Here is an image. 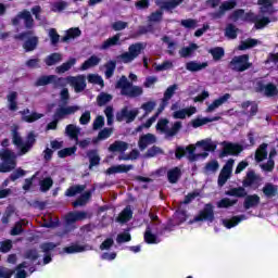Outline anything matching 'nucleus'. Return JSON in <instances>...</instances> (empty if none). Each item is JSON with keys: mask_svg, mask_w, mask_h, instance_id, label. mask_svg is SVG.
<instances>
[{"mask_svg": "<svg viewBox=\"0 0 278 278\" xmlns=\"http://www.w3.org/2000/svg\"><path fill=\"white\" fill-rule=\"evenodd\" d=\"M41 12H42V9L40 8V5H35L30 8V11L24 10L22 12H18V14H16V16L12 18V25L16 27L18 26L20 21H24V27L30 30L33 29V26H34L33 16H35V21H40ZM30 14H33V16Z\"/></svg>", "mask_w": 278, "mask_h": 278, "instance_id": "f257e3e1", "label": "nucleus"}, {"mask_svg": "<svg viewBox=\"0 0 278 278\" xmlns=\"http://www.w3.org/2000/svg\"><path fill=\"white\" fill-rule=\"evenodd\" d=\"M12 144L18 148V156L26 155L35 146V132L30 131L26 135V141L18 135L17 128L12 129Z\"/></svg>", "mask_w": 278, "mask_h": 278, "instance_id": "f03ea898", "label": "nucleus"}, {"mask_svg": "<svg viewBox=\"0 0 278 278\" xmlns=\"http://www.w3.org/2000/svg\"><path fill=\"white\" fill-rule=\"evenodd\" d=\"M226 195L240 199L244 198V202L242 203L244 210L254 208L258 206V203H261V199L257 194L248 195L247 190L242 187L230 188V190L226 191Z\"/></svg>", "mask_w": 278, "mask_h": 278, "instance_id": "7ed1b4c3", "label": "nucleus"}, {"mask_svg": "<svg viewBox=\"0 0 278 278\" xmlns=\"http://www.w3.org/2000/svg\"><path fill=\"white\" fill-rule=\"evenodd\" d=\"M186 154H188V161L190 163L198 161V159L200 157L204 159L210 155L207 152L195 154L194 146H186V148H184L182 146H176V149L174 150V156L176 157V160H181L186 157Z\"/></svg>", "mask_w": 278, "mask_h": 278, "instance_id": "20e7f679", "label": "nucleus"}, {"mask_svg": "<svg viewBox=\"0 0 278 278\" xmlns=\"http://www.w3.org/2000/svg\"><path fill=\"white\" fill-rule=\"evenodd\" d=\"M0 159L2 160V163H0V173L7 174L16 168V154L12 150L4 149L0 153Z\"/></svg>", "mask_w": 278, "mask_h": 278, "instance_id": "39448f33", "label": "nucleus"}, {"mask_svg": "<svg viewBox=\"0 0 278 278\" xmlns=\"http://www.w3.org/2000/svg\"><path fill=\"white\" fill-rule=\"evenodd\" d=\"M71 84V76L66 78H59L56 75H42L35 80V87H45L48 85H54V87H63Z\"/></svg>", "mask_w": 278, "mask_h": 278, "instance_id": "423d86ee", "label": "nucleus"}, {"mask_svg": "<svg viewBox=\"0 0 278 278\" xmlns=\"http://www.w3.org/2000/svg\"><path fill=\"white\" fill-rule=\"evenodd\" d=\"M33 30H26L14 36L15 40L24 41L23 48L26 53H30L38 48V36H33Z\"/></svg>", "mask_w": 278, "mask_h": 278, "instance_id": "0eeeda50", "label": "nucleus"}, {"mask_svg": "<svg viewBox=\"0 0 278 278\" xmlns=\"http://www.w3.org/2000/svg\"><path fill=\"white\" fill-rule=\"evenodd\" d=\"M228 68L236 73H244L252 68V62H249V54L232 56L230 62H228Z\"/></svg>", "mask_w": 278, "mask_h": 278, "instance_id": "6e6552de", "label": "nucleus"}, {"mask_svg": "<svg viewBox=\"0 0 278 278\" xmlns=\"http://www.w3.org/2000/svg\"><path fill=\"white\" fill-rule=\"evenodd\" d=\"M143 50V43L137 42L129 45L128 51L117 55V60L123 61L124 64L131 63L134 60L139 58Z\"/></svg>", "mask_w": 278, "mask_h": 278, "instance_id": "1a4fd4ad", "label": "nucleus"}, {"mask_svg": "<svg viewBox=\"0 0 278 278\" xmlns=\"http://www.w3.org/2000/svg\"><path fill=\"white\" fill-rule=\"evenodd\" d=\"M169 124V119L167 118H160L157 119V124L155 125V129L162 134L167 135V137H174L176 134H179L181 130V122H174L172 128H167Z\"/></svg>", "mask_w": 278, "mask_h": 278, "instance_id": "9d476101", "label": "nucleus"}, {"mask_svg": "<svg viewBox=\"0 0 278 278\" xmlns=\"http://www.w3.org/2000/svg\"><path fill=\"white\" fill-rule=\"evenodd\" d=\"M190 223H214V205L212 203L204 204L202 210H200Z\"/></svg>", "mask_w": 278, "mask_h": 278, "instance_id": "9b49d317", "label": "nucleus"}, {"mask_svg": "<svg viewBox=\"0 0 278 278\" xmlns=\"http://www.w3.org/2000/svg\"><path fill=\"white\" fill-rule=\"evenodd\" d=\"M222 147H224V149L222 150V153H218V157L222 159L227 156H238L242 152V146L238 143L223 141Z\"/></svg>", "mask_w": 278, "mask_h": 278, "instance_id": "f8f14e48", "label": "nucleus"}, {"mask_svg": "<svg viewBox=\"0 0 278 278\" xmlns=\"http://www.w3.org/2000/svg\"><path fill=\"white\" fill-rule=\"evenodd\" d=\"M232 164H236V161H233L232 159L226 161V164L222 168V172L218 173V178L216 181L218 188L224 187L228 179H230V174H232Z\"/></svg>", "mask_w": 278, "mask_h": 278, "instance_id": "ddd939ff", "label": "nucleus"}, {"mask_svg": "<svg viewBox=\"0 0 278 278\" xmlns=\"http://www.w3.org/2000/svg\"><path fill=\"white\" fill-rule=\"evenodd\" d=\"M261 17H266V16L254 14V12H244V9H238L232 11L228 15V21L236 23L238 21H245L247 18L256 20Z\"/></svg>", "mask_w": 278, "mask_h": 278, "instance_id": "4468645a", "label": "nucleus"}, {"mask_svg": "<svg viewBox=\"0 0 278 278\" xmlns=\"http://www.w3.org/2000/svg\"><path fill=\"white\" fill-rule=\"evenodd\" d=\"M254 90L256 93H264L266 98L277 97L278 94V89L273 83L265 85L264 81L258 80L256 81V87H254Z\"/></svg>", "mask_w": 278, "mask_h": 278, "instance_id": "2eb2a0df", "label": "nucleus"}, {"mask_svg": "<svg viewBox=\"0 0 278 278\" xmlns=\"http://www.w3.org/2000/svg\"><path fill=\"white\" fill-rule=\"evenodd\" d=\"M80 135V128L76 127L75 125H71V140L75 141V144L80 147V149L85 150L89 147L90 143H94L89 138L87 139H78L77 136Z\"/></svg>", "mask_w": 278, "mask_h": 278, "instance_id": "dca6fc26", "label": "nucleus"}, {"mask_svg": "<svg viewBox=\"0 0 278 278\" xmlns=\"http://www.w3.org/2000/svg\"><path fill=\"white\" fill-rule=\"evenodd\" d=\"M241 22L254 24V29L261 30V29L266 28L268 26V24H270L273 22V20H270V17H268V16H261V17H256V18L247 17L245 20H243Z\"/></svg>", "mask_w": 278, "mask_h": 278, "instance_id": "f3484780", "label": "nucleus"}, {"mask_svg": "<svg viewBox=\"0 0 278 278\" xmlns=\"http://www.w3.org/2000/svg\"><path fill=\"white\" fill-rule=\"evenodd\" d=\"M240 108L242 109V114L250 118H253L258 113V104L254 101H244Z\"/></svg>", "mask_w": 278, "mask_h": 278, "instance_id": "a211bd4d", "label": "nucleus"}, {"mask_svg": "<svg viewBox=\"0 0 278 278\" xmlns=\"http://www.w3.org/2000/svg\"><path fill=\"white\" fill-rule=\"evenodd\" d=\"M56 247L58 244L54 242H45L40 244V250H42V253H45V256L42 257V265L52 263V254H50L49 252L54 251Z\"/></svg>", "mask_w": 278, "mask_h": 278, "instance_id": "6ab92c4d", "label": "nucleus"}, {"mask_svg": "<svg viewBox=\"0 0 278 278\" xmlns=\"http://www.w3.org/2000/svg\"><path fill=\"white\" fill-rule=\"evenodd\" d=\"M138 114L139 113L137 111H129L127 110V108H125L122 111H119L117 115H115V119L117 122H123V119H126V123L130 124L131 122H134V119L137 118Z\"/></svg>", "mask_w": 278, "mask_h": 278, "instance_id": "aec40b11", "label": "nucleus"}, {"mask_svg": "<svg viewBox=\"0 0 278 278\" xmlns=\"http://www.w3.org/2000/svg\"><path fill=\"white\" fill-rule=\"evenodd\" d=\"M71 87H73L75 93L85 91V88L87 87L85 76L71 77Z\"/></svg>", "mask_w": 278, "mask_h": 278, "instance_id": "412c9836", "label": "nucleus"}, {"mask_svg": "<svg viewBox=\"0 0 278 278\" xmlns=\"http://www.w3.org/2000/svg\"><path fill=\"white\" fill-rule=\"evenodd\" d=\"M143 93V89L139 86L129 87V88H119V94L129 97V98H139Z\"/></svg>", "mask_w": 278, "mask_h": 278, "instance_id": "4be33fe9", "label": "nucleus"}, {"mask_svg": "<svg viewBox=\"0 0 278 278\" xmlns=\"http://www.w3.org/2000/svg\"><path fill=\"white\" fill-rule=\"evenodd\" d=\"M218 119H220V117H218V116L195 118V119L190 121V127H193V129H198V128H200L204 125H207L210 123H215Z\"/></svg>", "mask_w": 278, "mask_h": 278, "instance_id": "5701e85b", "label": "nucleus"}, {"mask_svg": "<svg viewBox=\"0 0 278 278\" xmlns=\"http://www.w3.org/2000/svg\"><path fill=\"white\" fill-rule=\"evenodd\" d=\"M257 180H258V176H256L254 170L247 172L244 179H242V187H238V188H242V189L250 188L256 185Z\"/></svg>", "mask_w": 278, "mask_h": 278, "instance_id": "b1692460", "label": "nucleus"}, {"mask_svg": "<svg viewBox=\"0 0 278 278\" xmlns=\"http://www.w3.org/2000/svg\"><path fill=\"white\" fill-rule=\"evenodd\" d=\"M195 112H197L195 106H190L188 109H181L179 111L174 112L172 117L174 119H186L187 116L190 117L193 114H195Z\"/></svg>", "mask_w": 278, "mask_h": 278, "instance_id": "393cba45", "label": "nucleus"}, {"mask_svg": "<svg viewBox=\"0 0 278 278\" xmlns=\"http://www.w3.org/2000/svg\"><path fill=\"white\" fill-rule=\"evenodd\" d=\"M89 219V213L85 211L71 212V228L75 223H80Z\"/></svg>", "mask_w": 278, "mask_h": 278, "instance_id": "a878e982", "label": "nucleus"}, {"mask_svg": "<svg viewBox=\"0 0 278 278\" xmlns=\"http://www.w3.org/2000/svg\"><path fill=\"white\" fill-rule=\"evenodd\" d=\"M184 3V0H165L160 2V10L170 12L176 8H179Z\"/></svg>", "mask_w": 278, "mask_h": 278, "instance_id": "bb28decb", "label": "nucleus"}, {"mask_svg": "<svg viewBox=\"0 0 278 278\" xmlns=\"http://www.w3.org/2000/svg\"><path fill=\"white\" fill-rule=\"evenodd\" d=\"M207 66H208L207 62L199 63L197 61H190V62L186 63V71H188L190 73H198L204 68H207Z\"/></svg>", "mask_w": 278, "mask_h": 278, "instance_id": "cd10ccee", "label": "nucleus"}, {"mask_svg": "<svg viewBox=\"0 0 278 278\" xmlns=\"http://www.w3.org/2000/svg\"><path fill=\"white\" fill-rule=\"evenodd\" d=\"M87 159L89 160V169L98 166L101 162V157L99 156V151L97 149L87 151Z\"/></svg>", "mask_w": 278, "mask_h": 278, "instance_id": "c85d7f7f", "label": "nucleus"}, {"mask_svg": "<svg viewBox=\"0 0 278 278\" xmlns=\"http://www.w3.org/2000/svg\"><path fill=\"white\" fill-rule=\"evenodd\" d=\"M267 149H268L267 143H261V146H258L254 154V160L256 161V163L264 162V160L267 159L268 156V152L266 151Z\"/></svg>", "mask_w": 278, "mask_h": 278, "instance_id": "c756f323", "label": "nucleus"}, {"mask_svg": "<svg viewBox=\"0 0 278 278\" xmlns=\"http://www.w3.org/2000/svg\"><path fill=\"white\" fill-rule=\"evenodd\" d=\"M89 199H91V191H87V192L80 194V197H78V199H75V201H73L71 203V205L74 208L83 207V206L87 205V203L89 202Z\"/></svg>", "mask_w": 278, "mask_h": 278, "instance_id": "7c9ffc66", "label": "nucleus"}, {"mask_svg": "<svg viewBox=\"0 0 278 278\" xmlns=\"http://www.w3.org/2000/svg\"><path fill=\"white\" fill-rule=\"evenodd\" d=\"M155 143V136L146 134L139 138V150L144 151L148 146Z\"/></svg>", "mask_w": 278, "mask_h": 278, "instance_id": "2f4dec72", "label": "nucleus"}, {"mask_svg": "<svg viewBox=\"0 0 278 278\" xmlns=\"http://www.w3.org/2000/svg\"><path fill=\"white\" fill-rule=\"evenodd\" d=\"M230 99V93H224V96L218 97V99L214 100L210 106H207V113L214 112V110L218 109V106L224 105Z\"/></svg>", "mask_w": 278, "mask_h": 278, "instance_id": "473e14b6", "label": "nucleus"}, {"mask_svg": "<svg viewBox=\"0 0 278 278\" xmlns=\"http://www.w3.org/2000/svg\"><path fill=\"white\" fill-rule=\"evenodd\" d=\"M129 170H131V165L122 164L109 167V169H106V175L126 174Z\"/></svg>", "mask_w": 278, "mask_h": 278, "instance_id": "72a5a7b5", "label": "nucleus"}, {"mask_svg": "<svg viewBox=\"0 0 278 278\" xmlns=\"http://www.w3.org/2000/svg\"><path fill=\"white\" fill-rule=\"evenodd\" d=\"M128 144L125 141H114L109 146V152H118V153H125L127 151Z\"/></svg>", "mask_w": 278, "mask_h": 278, "instance_id": "f704fd0d", "label": "nucleus"}, {"mask_svg": "<svg viewBox=\"0 0 278 278\" xmlns=\"http://www.w3.org/2000/svg\"><path fill=\"white\" fill-rule=\"evenodd\" d=\"M198 48L199 47L197 43L190 42V45L179 50V55L181 56V59H188L192 55L193 52L198 50Z\"/></svg>", "mask_w": 278, "mask_h": 278, "instance_id": "c9c22d12", "label": "nucleus"}, {"mask_svg": "<svg viewBox=\"0 0 278 278\" xmlns=\"http://www.w3.org/2000/svg\"><path fill=\"white\" fill-rule=\"evenodd\" d=\"M261 192L264 193V197H266V199H273L277 197V186L268 182L264 186L263 189H261Z\"/></svg>", "mask_w": 278, "mask_h": 278, "instance_id": "e433bc0d", "label": "nucleus"}, {"mask_svg": "<svg viewBox=\"0 0 278 278\" xmlns=\"http://www.w3.org/2000/svg\"><path fill=\"white\" fill-rule=\"evenodd\" d=\"M17 97L18 93H16V91H12L9 94H7V103H10L9 106H7V109H9L10 112H16V110L18 109L16 104Z\"/></svg>", "mask_w": 278, "mask_h": 278, "instance_id": "4c0bfd02", "label": "nucleus"}, {"mask_svg": "<svg viewBox=\"0 0 278 278\" xmlns=\"http://www.w3.org/2000/svg\"><path fill=\"white\" fill-rule=\"evenodd\" d=\"M243 219L244 215L232 216L230 219H224V227H226V229H231L237 227Z\"/></svg>", "mask_w": 278, "mask_h": 278, "instance_id": "58836bf2", "label": "nucleus"}, {"mask_svg": "<svg viewBox=\"0 0 278 278\" xmlns=\"http://www.w3.org/2000/svg\"><path fill=\"white\" fill-rule=\"evenodd\" d=\"M143 242H146V244H157V236L151 232V227H146V231L143 232Z\"/></svg>", "mask_w": 278, "mask_h": 278, "instance_id": "ea45409f", "label": "nucleus"}, {"mask_svg": "<svg viewBox=\"0 0 278 278\" xmlns=\"http://www.w3.org/2000/svg\"><path fill=\"white\" fill-rule=\"evenodd\" d=\"M180 177L181 169H179V167H174V169H169V172H167V180L169 181V184L178 182Z\"/></svg>", "mask_w": 278, "mask_h": 278, "instance_id": "a19ab883", "label": "nucleus"}, {"mask_svg": "<svg viewBox=\"0 0 278 278\" xmlns=\"http://www.w3.org/2000/svg\"><path fill=\"white\" fill-rule=\"evenodd\" d=\"M100 62H101V59H99L97 55H91V56H89V59H87V61H85V63H83L80 68L83 71H87L90 67L98 66Z\"/></svg>", "mask_w": 278, "mask_h": 278, "instance_id": "79ce46f5", "label": "nucleus"}, {"mask_svg": "<svg viewBox=\"0 0 278 278\" xmlns=\"http://www.w3.org/2000/svg\"><path fill=\"white\" fill-rule=\"evenodd\" d=\"M131 208H129V206L125 207V210H123V212H119V214L117 215V223H128L131 219Z\"/></svg>", "mask_w": 278, "mask_h": 278, "instance_id": "37998d69", "label": "nucleus"}, {"mask_svg": "<svg viewBox=\"0 0 278 278\" xmlns=\"http://www.w3.org/2000/svg\"><path fill=\"white\" fill-rule=\"evenodd\" d=\"M258 45V41L254 38H248L244 41H240V46H238V50L245 51L248 49H252Z\"/></svg>", "mask_w": 278, "mask_h": 278, "instance_id": "c03bdc74", "label": "nucleus"}, {"mask_svg": "<svg viewBox=\"0 0 278 278\" xmlns=\"http://www.w3.org/2000/svg\"><path fill=\"white\" fill-rule=\"evenodd\" d=\"M119 46V34L113 35V37L106 39L101 45V49H110L111 47Z\"/></svg>", "mask_w": 278, "mask_h": 278, "instance_id": "a18cd8bd", "label": "nucleus"}, {"mask_svg": "<svg viewBox=\"0 0 278 278\" xmlns=\"http://www.w3.org/2000/svg\"><path fill=\"white\" fill-rule=\"evenodd\" d=\"M236 204H238V200H230L228 198H224L222 200H218V202H216V208H230L232 206H235Z\"/></svg>", "mask_w": 278, "mask_h": 278, "instance_id": "49530a36", "label": "nucleus"}, {"mask_svg": "<svg viewBox=\"0 0 278 278\" xmlns=\"http://www.w3.org/2000/svg\"><path fill=\"white\" fill-rule=\"evenodd\" d=\"M111 134H113L112 128H103L101 129V131H99V135H97V138L91 139V142H94V144H97L101 140L111 138Z\"/></svg>", "mask_w": 278, "mask_h": 278, "instance_id": "de8ad7c7", "label": "nucleus"}, {"mask_svg": "<svg viewBox=\"0 0 278 278\" xmlns=\"http://www.w3.org/2000/svg\"><path fill=\"white\" fill-rule=\"evenodd\" d=\"M113 100V96L110 93L101 92L99 96H97V105L98 106H104L105 104H109Z\"/></svg>", "mask_w": 278, "mask_h": 278, "instance_id": "09e8293b", "label": "nucleus"}, {"mask_svg": "<svg viewBox=\"0 0 278 278\" xmlns=\"http://www.w3.org/2000/svg\"><path fill=\"white\" fill-rule=\"evenodd\" d=\"M198 147L202 148L204 152H214L216 151V143L211 142L210 140L198 141Z\"/></svg>", "mask_w": 278, "mask_h": 278, "instance_id": "8fccbe9b", "label": "nucleus"}, {"mask_svg": "<svg viewBox=\"0 0 278 278\" xmlns=\"http://www.w3.org/2000/svg\"><path fill=\"white\" fill-rule=\"evenodd\" d=\"M210 54L212 55V60H214V62H217L220 59H224L225 51H224V48L216 47V48L210 49Z\"/></svg>", "mask_w": 278, "mask_h": 278, "instance_id": "3c124183", "label": "nucleus"}, {"mask_svg": "<svg viewBox=\"0 0 278 278\" xmlns=\"http://www.w3.org/2000/svg\"><path fill=\"white\" fill-rule=\"evenodd\" d=\"M59 62H61V54L59 53H52L50 55H47V58H45V65L47 66H54Z\"/></svg>", "mask_w": 278, "mask_h": 278, "instance_id": "603ef678", "label": "nucleus"}, {"mask_svg": "<svg viewBox=\"0 0 278 278\" xmlns=\"http://www.w3.org/2000/svg\"><path fill=\"white\" fill-rule=\"evenodd\" d=\"M67 115H71V106H61L56 109V112H54V121H60L61 118L66 117Z\"/></svg>", "mask_w": 278, "mask_h": 278, "instance_id": "864d4df0", "label": "nucleus"}, {"mask_svg": "<svg viewBox=\"0 0 278 278\" xmlns=\"http://www.w3.org/2000/svg\"><path fill=\"white\" fill-rule=\"evenodd\" d=\"M134 87H136V86L131 85V83L129 80H127L126 76L119 77V80H117V83H115L116 89H129V88H134Z\"/></svg>", "mask_w": 278, "mask_h": 278, "instance_id": "5fc2aeb1", "label": "nucleus"}, {"mask_svg": "<svg viewBox=\"0 0 278 278\" xmlns=\"http://www.w3.org/2000/svg\"><path fill=\"white\" fill-rule=\"evenodd\" d=\"M225 35L228 39L236 40L238 38V28H236V25L228 24V26H226Z\"/></svg>", "mask_w": 278, "mask_h": 278, "instance_id": "6e6d98bb", "label": "nucleus"}, {"mask_svg": "<svg viewBox=\"0 0 278 278\" xmlns=\"http://www.w3.org/2000/svg\"><path fill=\"white\" fill-rule=\"evenodd\" d=\"M24 258H26L30 262L38 261V258H40V254L38 253V249H28V250H26V252L24 253Z\"/></svg>", "mask_w": 278, "mask_h": 278, "instance_id": "4d7b16f0", "label": "nucleus"}, {"mask_svg": "<svg viewBox=\"0 0 278 278\" xmlns=\"http://www.w3.org/2000/svg\"><path fill=\"white\" fill-rule=\"evenodd\" d=\"M54 185V181L52 180V178L47 177L42 180H40V191L42 193L49 191V189H52V186Z\"/></svg>", "mask_w": 278, "mask_h": 278, "instance_id": "13d9d810", "label": "nucleus"}, {"mask_svg": "<svg viewBox=\"0 0 278 278\" xmlns=\"http://www.w3.org/2000/svg\"><path fill=\"white\" fill-rule=\"evenodd\" d=\"M87 83L91 84V85H98L103 87V79L101 78V76L97 75V74H89L87 76Z\"/></svg>", "mask_w": 278, "mask_h": 278, "instance_id": "bf43d9fd", "label": "nucleus"}, {"mask_svg": "<svg viewBox=\"0 0 278 278\" xmlns=\"http://www.w3.org/2000/svg\"><path fill=\"white\" fill-rule=\"evenodd\" d=\"M115 61H109L104 67H106V72H104V75H106V79H111L113 77V73H115Z\"/></svg>", "mask_w": 278, "mask_h": 278, "instance_id": "052dcab7", "label": "nucleus"}, {"mask_svg": "<svg viewBox=\"0 0 278 278\" xmlns=\"http://www.w3.org/2000/svg\"><path fill=\"white\" fill-rule=\"evenodd\" d=\"M42 116H43V115L40 114V113H35V112H33V113H30L29 115H23V121L26 122V123H28V124H33V123H35L36 121L42 118Z\"/></svg>", "mask_w": 278, "mask_h": 278, "instance_id": "680f3d73", "label": "nucleus"}, {"mask_svg": "<svg viewBox=\"0 0 278 278\" xmlns=\"http://www.w3.org/2000/svg\"><path fill=\"white\" fill-rule=\"evenodd\" d=\"M237 5H238V2H236V0H228L222 3L220 7H218V11H230L232 9H236Z\"/></svg>", "mask_w": 278, "mask_h": 278, "instance_id": "e2e57ef3", "label": "nucleus"}, {"mask_svg": "<svg viewBox=\"0 0 278 278\" xmlns=\"http://www.w3.org/2000/svg\"><path fill=\"white\" fill-rule=\"evenodd\" d=\"M218 170V162L210 161L206 165H204V174L216 173Z\"/></svg>", "mask_w": 278, "mask_h": 278, "instance_id": "0e129e2a", "label": "nucleus"}, {"mask_svg": "<svg viewBox=\"0 0 278 278\" xmlns=\"http://www.w3.org/2000/svg\"><path fill=\"white\" fill-rule=\"evenodd\" d=\"M129 241H131V235H129V232H122L115 238V242H117V244H123Z\"/></svg>", "mask_w": 278, "mask_h": 278, "instance_id": "69168bd1", "label": "nucleus"}, {"mask_svg": "<svg viewBox=\"0 0 278 278\" xmlns=\"http://www.w3.org/2000/svg\"><path fill=\"white\" fill-rule=\"evenodd\" d=\"M26 176V170L16 168L12 174H10V181L14 182L18 178Z\"/></svg>", "mask_w": 278, "mask_h": 278, "instance_id": "338daca9", "label": "nucleus"}, {"mask_svg": "<svg viewBox=\"0 0 278 278\" xmlns=\"http://www.w3.org/2000/svg\"><path fill=\"white\" fill-rule=\"evenodd\" d=\"M174 91H176V85L167 87V90H165V94H163V102L169 101L174 96Z\"/></svg>", "mask_w": 278, "mask_h": 278, "instance_id": "774afa93", "label": "nucleus"}]
</instances>
